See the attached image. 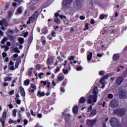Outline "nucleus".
<instances>
[{"instance_id": "obj_1", "label": "nucleus", "mask_w": 127, "mask_h": 127, "mask_svg": "<svg viewBox=\"0 0 127 127\" xmlns=\"http://www.w3.org/2000/svg\"><path fill=\"white\" fill-rule=\"evenodd\" d=\"M126 111L123 108H118L113 110L114 115H116L119 117H123L125 115Z\"/></svg>"}, {"instance_id": "obj_2", "label": "nucleus", "mask_w": 127, "mask_h": 127, "mask_svg": "<svg viewBox=\"0 0 127 127\" xmlns=\"http://www.w3.org/2000/svg\"><path fill=\"white\" fill-rule=\"evenodd\" d=\"M39 17V12L38 11H35L32 16L29 18L28 21L27 22V24H31V22H34L37 20V18Z\"/></svg>"}, {"instance_id": "obj_3", "label": "nucleus", "mask_w": 127, "mask_h": 127, "mask_svg": "<svg viewBox=\"0 0 127 127\" xmlns=\"http://www.w3.org/2000/svg\"><path fill=\"white\" fill-rule=\"evenodd\" d=\"M110 106L112 108H116L119 106V101L117 99H113L110 102Z\"/></svg>"}, {"instance_id": "obj_4", "label": "nucleus", "mask_w": 127, "mask_h": 127, "mask_svg": "<svg viewBox=\"0 0 127 127\" xmlns=\"http://www.w3.org/2000/svg\"><path fill=\"white\" fill-rule=\"evenodd\" d=\"M110 124L112 127H119V124L118 123V120L116 118H112L110 120Z\"/></svg>"}, {"instance_id": "obj_5", "label": "nucleus", "mask_w": 127, "mask_h": 127, "mask_svg": "<svg viewBox=\"0 0 127 127\" xmlns=\"http://www.w3.org/2000/svg\"><path fill=\"white\" fill-rule=\"evenodd\" d=\"M119 97L120 99L127 98V92L125 90H120L119 91Z\"/></svg>"}, {"instance_id": "obj_6", "label": "nucleus", "mask_w": 127, "mask_h": 127, "mask_svg": "<svg viewBox=\"0 0 127 127\" xmlns=\"http://www.w3.org/2000/svg\"><path fill=\"white\" fill-rule=\"evenodd\" d=\"M37 89V87L34 83H30V86L28 89H27V91L31 93H33Z\"/></svg>"}, {"instance_id": "obj_7", "label": "nucleus", "mask_w": 127, "mask_h": 127, "mask_svg": "<svg viewBox=\"0 0 127 127\" xmlns=\"http://www.w3.org/2000/svg\"><path fill=\"white\" fill-rule=\"evenodd\" d=\"M72 0H64L63 5L66 8H69L72 3Z\"/></svg>"}, {"instance_id": "obj_8", "label": "nucleus", "mask_w": 127, "mask_h": 127, "mask_svg": "<svg viewBox=\"0 0 127 127\" xmlns=\"http://www.w3.org/2000/svg\"><path fill=\"white\" fill-rule=\"evenodd\" d=\"M109 77V75L108 74H106L101 78V79L100 80V83L102 84V88H104L105 86V83L104 82V80L108 79Z\"/></svg>"}, {"instance_id": "obj_9", "label": "nucleus", "mask_w": 127, "mask_h": 127, "mask_svg": "<svg viewBox=\"0 0 127 127\" xmlns=\"http://www.w3.org/2000/svg\"><path fill=\"white\" fill-rule=\"evenodd\" d=\"M124 82L123 76H118L116 79V84L118 85H120Z\"/></svg>"}, {"instance_id": "obj_10", "label": "nucleus", "mask_w": 127, "mask_h": 127, "mask_svg": "<svg viewBox=\"0 0 127 127\" xmlns=\"http://www.w3.org/2000/svg\"><path fill=\"white\" fill-rule=\"evenodd\" d=\"M54 62L53 57H49L48 60L46 61V64L49 65H52Z\"/></svg>"}, {"instance_id": "obj_11", "label": "nucleus", "mask_w": 127, "mask_h": 127, "mask_svg": "<svg viewBox=\"0 0 127 127\" xmlns=\"http://www.w3.org/2000/svg\"><path fill=\"white\" fill-rule=\"evenodd\" d=\"M84 3V0H75V4L77 6L81 7Z\"/></svg>"}, {"instance_id": "obj_12", "label": "nucleus", "mask_w": 127, "mask_h": 127, "mask_svg": "<svg viewBox=\"0 0 127 127\" xmlns=\"http://www.w3.org/2000/svg\"><path fill=\"white\" fill-rule=\"evenodd\" d=\"M96 122H97L96 120H90L88 119L87 120V124L89 126H93L94 124H95L96 123Z\"/></svg>"}, {"instance_id": "obj_13", "label": "nucleus", "mask_w": 127, "mask_h": 127, "mask_svg": "<svg viewBox=\"0 0 127 127\" xmlns=\"http://www.w3.org/2000/svg\"><path fill=\"white\" fill-rule=\"evenodd\" d=\"M19 92H20V94H21V95L23 97L25 96V92L24 90V88L21 86H20L19 87Z\"/></svg>"}, {"instance_id": "obj_14", "label": "nucleus", "mask_w": 127, "mask_h": 127, "mask_svg": "<svg viewBox=\"0 0 127 127\" xmlns=\"http://www.w3.org/2000/svg\"><path fill=\"white\" fill-rule=\"evenodd\" d=\"M90 98L91 99H92V102L93 103H96L97 102V99L98 98V95L97 94H94V95H90Z\"/></svg>"}, {"instance_id": "obj_15", "label": "nucleus", "mask_w": 127, "mask_h": 127, "mask_svg": "<svg viewBox=\"0 0 127 127\" xmlns=\"http://www.w3.org/2000/svg\"><path fill=\"white\" fill-rule=\"evenodd\" d=\"M120 58V56L119 54H115L112 58L114 61H118L119 60Z\"/></svg>"}, {"instance_id": "obj_16", "label": "nucleus", "mask_w": 127, "mask_h": 127, "mask_svg": "<svg viewBox=\"0 0 127 127\" xmlns=\"http://www.w3.org/2000/svg\"><path fill=\"white\" fill-rule=\"evenodd\" d=\"M97 115V110L96 109H92L91 111L90 117H93Z\"/></svg>"}, {"instance_id": "obj_17", "label": "nucleus", "mask_w": 127, "mask_h": 127, "mask_svg": "<svg viewBox=\"0 0 127 127\" xmlns=\"http://www.w3.org/2000/svg\"><path fill=\"white\" fill-rule=\"evenodd\" d=\"M88 54L87 55V60L88 61H91L92 59L93 54L92 52H88Z\"/></svg>"}, {"instance_id": "obj_18", "label": "nucleus", "mask_w": 127, "mask_h": 127, "mask_svg": "<svg viewBox=\"0 0 127 127\" xmlns=\"http://www.w3.org/2000/svg\"><path fill=\"white\" fill-rule=\"evenodd\" d=\"M70 66H68L67 68H66V67H65L63 69V71L65 75H66L69 72V71L70 70Z\"/></svg>"}, {"instance_id": "obj_19", "label": "nucleus", "mask_w": 127, "mask_h": 127, "mask_svg": "<svg viewBox=\"0 0 127 127\" xmlns=\"http://www.w3.org/2000/svg\"><path fill=\"white\" fill-rule=\"evenodd\" d=\"M78 111V107L77 106H75L72 108V113L74 114H77Z\"/></svg>"}, {"instance_id": "obj_20", "label": "nucleus", "mask_w": 127, "mask_h": 127, "mask_svg": "<svg viewBox=\"0 0 127 127\" xmlns=\"http://www.w3.org/2000/svg\"><path fill=\"white\" fill-rule=\"evenodd\" d=\"M86 102V98L84 97H80L79 100V104H83Z\"/></svg>"}, {"instance_id": "obj_21", "label": "nucleus", "mask_w": 127, "mask_h": 127, "mask_svg": "<svg viewBox=\"0 0 127 127\" xmlns=\"http://www.w3.org/2000/svg\"><path fill=\"white\" fill-rule=\"evenodd\" d=\"M18 41L20 45H22L24 44V39L23 38H22V37H19L18 38Z\"/></svg>"}, {"instance_id": "obj_22", "label": "nucleus", "mask_w": 127, "mask_h": 127, "mask_svg": "<svg viewBox=\"0 0 127 127\" xmlns=\"http://www.w3.org/2000/svg\"><path fill=\"white\" fill-rule=\"evenodd\" d=\"M21 63V60H17V62H16L15 64V68H17L18 67V66Z\"/></svg>"}, {"instance_id": "obj_23", "label": "nucleus", "mask_w": 127, "mask_h": 127, "mask_svg": "<svg viewBox=\"0 0 127 127\" xmlns=\"http://www.w3.org/2000/svg\"><path fill=\"white\" fill-rule=\"evenodd\" d=\"M22 13V10L21 9V7L20 6L17 9V11H16L15 14H21Z\"/></svg>"}, {"instance_id": "obj_24", "label": "nucleus", "mask_w": 127, "mask_h": 127, "mask_svg": "<svg viewBox=\"0 0 127 127\" xmlns=\"http://www.w3.org/2000/svg\"><path fill=\"white\" fill-rule=\"evenodd\" d=\"M42 32L43 34L46 35L48 32V30L47 28H44L42 29Z\"/></svg>"}, {"instance_id": "obj_25", "label": "nucleus", "mask_w": 127, "mask_h": 127, "mask_svg": "<svg viewBox=\"0 0 127 127\" xmlns=\"http://www.w3.org/2000/svg\"><path fill=\"white\" fill-rule=\"evenodd\" d=\"M37 96L39 97H43L45 96V93L44 92H41L40 91H38Z\"/></svg>"}, {"instance_id": "obj_26", "label": "nucleus", "mask_w": 127, "mask_h": 127, "mask_svg": "<svg viewBox=\"0 0 127 127\" xmlns=\"http://www.w3.org/2000/svg\"><path fill=\"white\" fill-rule=\"evenodd\" d=\"M12 80V77L10 76H6L4 78V81H10Z\"/></svg>"}, {"instance_id": "obj_27", "label": "nucleus", "mask_w": 127, "mask_h": 127, "mask_svg": "<svg viewBox=\"0 0 127 127\" xmlns=\"http://www.w3.org/2000/svg\"><path fill=\"white\" fill-rule=\"evenodd\" d=\"M30 84V81L28 79H27L25 81H24V86H28Z\"/></svg>"}, {"instance_id": "obj_28", "label": "nucleus", "mask_w": 127, "mask_h": 127, "mask_svg": "<svg viewBox=\"0 0 127 127\" xmlns=\"http://www.w3.org/2000/svg\"><path fill=\"white\" fill-rule=\"evenodd\" d=\"M8 38L6 37H4V38L2 39V40L1 41V43L2 45H4V43L6 41H7Z\"/></svg>"}, {"instance_id": "obj_29", "label": "nucleus", "mask_w": 127, "mask_h": 127, "mask_svg": "<svg viewBox=\"0 0 127 127\" xmlns=\"http://www.w3.org/2000/svg\"><path fill=\"white\" fill-rule=\"evenodd\" d=\"M64 75L58 76V81H62L64 80Z\"/></svg>"}, {"instance_id": "obj_30", "label": "nucleus", "mask_w": 127, "mask_h": 127, "mask_svg": "<svg viewBox=\"0 0 127 127\" xmlns=\"http://www.w3.org/2000/svg\"><path fill=\"white\" fill-rule=\"evenodd\" d=\"M54 22L58 24H60L61 22V20L58 18H56L54 19Z\"/></svg>"}, {"instance_id": "obj_31", "label": "nucleus", "mask_w": 127, "mask_h": 127, "mask_svg": "<svg viewBox=\"0 0 127 127\" xmlns=\"http://www.w3.org/2000/svg\"><path fill=\"white\" fill-rule=\"evenodd\" d=\"M0 122H1L2 124V127H4V126H5L4 125H5V123L4 119H0Z\"/></svg>"}, {"instance_id": "obj_32", "label": "nucleus", "mask_w": 127, "mask_h": 127, "mask_svg": "<svg viewBox=\"0 0 127 127\" xmlns=\"http://www.w3.org/2000/svg\"><path fill=\"white\" fill-rule=\"evenodd\" d=\"M107 97L108 99H112L114 97L113 94L112 93H109L108 94Z\"/></svg>"}, {"instance_id": "obj_33", "label": "nucleus", "mask_w": 127, "mask_h": 127, "mask_svg": "<svg viewBox=\"0 0 127 127\" xmlns=\"http://www.w3.org/2000/svg\"><path fill=\"white\" fill-rule=\"evenodd\" d=\"M106 17V15L105 14H101L100 15V19L103 20Z\"/></svg>"}, {"instance_id": "obj_34", "label": "nucleus", "mask_w": 127, "mask_h": 127, "mask_svg": "<svg viewBox=\"0 0 127 127\" xmlns=\"http://www.w3.org/2000/svg\"><path fill=\"white\" fill-rule=\"evenodd\" d=\"M5 22H6L5 19H3L0 21V26H3L4 23H5Z\"/></svg>"}, {"instance_id": "obj_35", "label": "nucleus", "mask_w": 127, "mask_h": 127, "mask_svg": "<svg viewBox=\"0 0 127 127\" xmlns=\"http://www.w3.org/2000/svg\"><path fill=\"white\" fill-rule=\"evenodd\" d=\"M33 41V37L32 36L29 37L28 39V44H31Z\"/></svg>"}, {"instance_id": "obj_36", "label": "nucleus", "mask_w": 127, "mask_h": 127, "mask_svg": "<svg viewBox=\"0 0 127 127\" xmlns=\"http://www.w3.org/2000/svg\"><path fill=\"white\" fill-rule=\"evenodd\" d=\"M91 111H92V106L90 105V107L87 108V113H90Z\"/></svg>"}, {"instance_id": "obj_37", "label": "nucleus", "mask_w": 127, "mask_h": 127, "mask_svg": "<svg viewBox=\"0 0 127 127\" xmlns=\"http://www.w3.org/2000/svg\"><path fill=\"white\" fill-rule=\"evenodd\" d=\"M6 112L4 111L2 114V118L3 119H6Z\"/></svg>"}, {"instance_id": "obj_38", "label": "nucleus", "mask_w": 127, "mask_h": 127, "mask_svg": "<svg viewBox=\"0 0 127 127\" xmlns=\"http://www.w3.org/2000/svg\"><path fill=\"white\" fill-rule=\"evenodd\" d=\"M67 83V80L64 81L63 83H62L61 87H63V86H66Z\"/></svg>"}, {"instance_id": "obj_39", "label": "nucleus", "mask_w": 127, "mask_h": 127, "mask_svg": "<svg viewBox=\"0 0 127 127\" xmlns=\"http://www.w3.org/2000/svg\"><path fill=\"white\" fill-rule=\"evenodd\" d=\"M12 15V11L11 10H9L8 11V17H10Z\"/></svg>"}, {"instance_id": "obj_40", "label": "nucleus", "mask_w": 127, "mask_h": 127, "mask_svg": "<svg viewBox=\"0 0 127 127\" xmlns=\"http://www.w3.org/2000/svg\"><path fill=\"white\" fill-rule=\"evenodd\" d=\"M16 113H17V110L16 109H14L13 111L12 116H14L15 117H16Z\"/></svg>"}, {"instance_id": "obj_41", "label": "nucleus", "mask_w": 127, "mask_h": 127, "mask_svg": "<svg viewBox=\"0 0 127 127\" xmlns=\"http://www.w3.org/2000/svg\"><path fill=\"white\" fill-rule=\"evenodd\" d=\"M60 71V67L59 66H57L56 68V71H55V73H57L58 72Z\"/></svg>"}, {"instance_id": "obj_42", "label": "nucleus", "mask_w": 127, "mask_h": 127, "mask_svg": "<svg viewBox=\"0 0 127 127\" xmlns=\"http://www.w3.org/2000/svg\"><path fill=\"white\" fill-rule=\"evenodd\" d=\"M74 59H75V57H74L73 56H71L70 57L68 58V60L69 61H73Z\"/></svg>"}, {"instance_id": "obj_43", "label": "nucleus", "mask_w": 127, "mask_h": 127, "mask_svg": "<svg viewBox=\"0 0 127 127\" xmlns=\"http://www.w3.org/2000/svg\"><path fill=\"white\" fill-rule=\"evenodd\" d=\"M33 70V68L32 67H31L30 68V70H29V72H28V75L29 76H31L32 75V70Z\"/></svg>"}, {"instance_id": "obj_44", "label": "nucleus", "mask_w": 127, "mask_h": 127, "mask_svg": "<svg viewBox=\"0 0 127 127\" xmlns=\"http://www.w3.org/2000/svg\"><path fill=\"white\" fill-rule=\"evenodd\" d=\"M7 38H9L10 40H13V37L11 35H7Z\"/></svg>"}, {"instance_id": "obj_45", "label": "nucleus", "mask_w": 127, "mask_h": 127, "mask_svg": "<svg viewBox=\"0 0 127 127\" xmlns=\"http://www.w3.org/2000/svg\"><path fill=\"white\" fill-rule=\"evenodd\" d=\"M82 70V67L81 66H77L76 67V70L77 71H81Z\"/></svg>"}, {"instance_id": "obj_46", "label": "nucleus", "mask_w": 127, "mask_h": 127, "mask_svg": "<svg viewBox=\"0 0 127 127\" xmlns=\"http://www.w3.org/2000/svg\"><path fill=\"white\" fill-rule=\"evenodd\" d=\"M99 75L100 76H103L104 75V71L103 70H101L99 72Z\"/></svg>"}, {"instance_id": "obj_47", "label": "nucleus", "mask_w": 127, "mask_h": 127, "mask_svg": "<svg viewBox=\"0 0 127 127\" xmlns=\"http://www.w3.org/2000/svg\"><path fill=\"white\" fill-rule=\"evenodd\" d=\"M8 67L9 68V69L10 70H14L16 68L14 67L13 65H12L10 67V66H8Z\"/></svg>"}, {"instance_id": "obj_48", "label": "nucleus", "mask_w": 127, "mask_h": 127, "mask_svg": "<svg viewBox=\"0 0 127 127\" xmlns=\"http://www.w3.org/2000/svg\"><path fill=\"white\" fill-rule=\"evenodd\" d=\"M23 16L26 17L28 16V10H25V12L23 13Z\"/></svg>"}, {"instance_id": "obj_49", "label": "nucleus", "mask_w": 127, "mask_h": 127, "mask_svg": "<svg viewBox=\"0 0 127 127\" xmlns=\"http://www.w3.org/2000/svg\"><path fill=\"white\" fill-rule=\"evenodd\" d=\"M8 123H9V124H11L12 123H17V122L16 121H13V120H11V119H10Z\"/></svg>"}, {"instance_id": "obj_50", "label": "nucleus", "mask_w": 127, "mask_h": 127, "mask_svg": "<svg viewBox=\"0 0 127 127\" xmlns=\"http://www.w3.org/2000/svg\"><path fill=\"white\" fill-rule=\"evenodd\" d=\"M25 111V108L24 107L20 108V110H19V113H21L22 112Z\"/></svg>"}, {"instance_id": "obj_51", "label": "nucleus", "mask_w": 127, "mask_h": 127, "mask_svg": "<svg viewBox=\"0 0 127 127\" xmlns=\"http://www.w3.org/2000/svg\"><path fill=\"white\" fill-rule=\"evenodd\" d=\"M60 91L61 92H63V93L65 92V89L63 87H61Z\"/></svg>"}, {"instance_id": "obj_52", "label": "nucleus", "mask_w": 127, "mask_h": 127, "mask_svg": "<svg viewBox=\"0 0 127 127\" xmlns=\"http://www.w3.org/2000/svg\"><path fill=\"white\" fill-rule=\"evenodd\" d=\"M14 51L15 53H20V51L18 50V48L17 47L14 48Z\"/></svg>"}, {"instance_id": "obj_53", "label": "nucleus", "mask_w": 127, "mask_h": 127, "mask_svg": "<svg viewBox=\"0 0 127 127\" xmlns=\"http://www.w3.org/2000/svg\"><path fill=\"white\" fill-rule=\"evenodd\" d=\"M44 75V73L41 72L38 74V77H39V78H40V79H41L42 78L41 76H43Z\"/></svg>"}, {"instance_id": "obj_54", "label": "nucleus", "mask_w": 127, "mask_h": 127, "mask_svg": "<svg viewBox=\"0 0 127 127\" xmlns=\"http://www.w3.org/2000/svg\"><path fill=\"white\" fill-rule=\"evenodd\" d=\"M52 36L53 37H55L56 36V33L55 31L52 32Z\"/></svg>"}, {"instance_id": "obj_55", "label": "nucleus", "mask_w": 127, "mask_h": 127, "mask_svg": "<svg viewBox=\"0 0 127 127\" xmlns=\"http://www.w3.org/2000/svg\"><path fill=\"white\" fill-rule=\"evenodd\" d=\"M16 80H15L12 81V83L11 84V87H14V83H16Z\"/></svg>"}, {"instance_id": "obj_56", "label": "nucleus", "mask_w": 127, "mask_h": 127, "mask_svg": "<svg viewBox=\"0 0 127 127\" xmlns=\"http://www.w3.org/2000/svg\"><path fill=\"white\" fill-rule=\"evenodd\" d=\"M68 117H70V114H64V119L66 120Z\"/></svg>"}, {"instance_id": "obj_57", "label": "nucleus", "mask_w": 127, "mask_h": 127, "mask_svg": "<svg viewBox=\"0 0 127 127\" xmlns=\"http://www.w3.org/2000/svg\"><path fill=\"white\" fill-rule=\"evenodd\" d=\"M2 55L3 58H5L6 57V56H7V54H6L5 52H3L2 53Z\"/></svg>"}, {"instance_id": "obj_58", "label": "nucleus", "mask_w": 127, "mask_h": 127, "mask_svg": "<svg viewBox=\"0 0 127 127\" xmlns=\"http://www.w3.org/2000/svg\"><path fill=\"white\" fill-rule=\"evenodd\" d=\"M28 35V32H25V33H24L23 34V37L24 38H26Z\"/></svg>"}, {"instance_id": "obj_59", "label": "nucleus", "mask_w": 127, "mask_h": 127, "mask_svg": "<svg viewBox=\"0 0 127 127\" xmlns=\"http://www.w3.org/2000/svg\"><path fill=\"white\" fill-rule=\"evenodd\" d=\"M28 120H23V123H24V125H27L28 124Z\"/></svg>"}, {"instance_id": "obj_60", "label": "nucleus", "mask_w": 127, "mask_h": 127, "mask_svg": "<svg viewBox=\"0 0 127 127\" xmlns=\"http://www.w3.org/2000/svg\"><path fill=\"white\" fill-rule=\"evenodd\" d=\"M20 113H21L18 112L17 115H18V118L20 119H21L22 115H21V114H20Z\"/></svg>"}, {"instance_id": "obj_61", "label": "nucleus", "mask_w": 127, "mask_h": 127, "mask_svg": "<svg viewBox=\"0 0 127 127\" xmlns=\"http://www.w3.org/2000/svg\"><path fill=\"white\" fill-rule=\"evenodd\" d=\"M14 1H16L21 4V2L23 1V0H14Z\"/></svg>"}, {"instance_id": "obj_62", "label": "nucleus", "mask_w": 127, "mask_h": 127, "mask_svg": "<svg viewBox=\"0 0 127 127\" xmlns=\"http://www.w3.org/2000/svg\"><path fill=\"white\" fill-rule=\"evenodd\" d=\"M16 103H17L18 105H20L21 100H20L19 99H18L17 100H16Z\"/></svg>"}, {"instance_id": "obj_63", "label": "nucleus", "mask_w": 127, "mask_h": 127, "mask_svg": "<svg viewBox=\"0 0 127 127\" xmlns=\"http://www.w3.org/2000/svg\"><path fill=\"white\" fill-rule=\"evenodd\" d=\"M91 98H89L88 100H87V103L89 104H91Z\"/></svg>"}, {"instance_id": "obj_64", "label": "nucleus", "mask_w": 127, "mask_h": 127, "mask_svg": "<svg viewBox=\"0 0 127 127\" xmlns=\"http://www.w3.org/2000/svg\"><path fill=\"white\" fill-rule=\"evenodd\" d=\"M79 18L80 20H83L85 19V17L83 15H81L79 17Z\"/></svg>"}]
</instances>
